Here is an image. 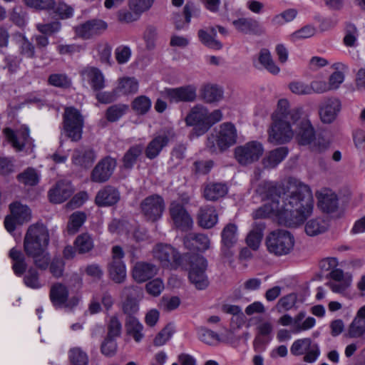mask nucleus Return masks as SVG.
Returning a JSON list of instances; mask_svg holds the SVG:
<instances>
[{
    "mask_svg": "<svg viewBox=\"0 0 365 365\" xmlns=\"http://www.w3.org/2000/svg\"><path fill=\"white\" fill-rule=\"evenodd\" d=\"M264 195L269 201L252 212L254 220L277 217L280 225L294 227L304 222L314 208L312 192L309 185L291 179L286 190L273 182H264Z\"/></svg>",
    "mask_w": 365,
    "mask_h": 365,
    "instance_id": "1",
    "label": "nucleus"
},
{
    "mask_svg": "<svg viewBox=\"0 0 365 365\" xmlns=\"http://www.w3.org/2000/svg\"><path fill=\"white\" fill-rule=\"evenodd\" d=\"M302 110L299 108H289L287 99L278 101L277 109L272 115L273 123L269 130L268 140L274 144H284L289 142L294 135L292 124L297 123L294 133L300 145H309L315 139V131L310 121L299 120Z\"/></svg>",
    "mask_w": 365,
    "mask_h": 365,
    "instance_id": "2",
    "label": "nucleus"
},
{
    "mask_svg": "<svg viewBox=\"0 0 365 365\" xmlns=\"http://www.w3.org/2000/svg\"><path fill=\"white\" fill-rule=\"evenodd\" d=\"M237 141V130L230 123L220 125L218 130H215L207 139L206 147L212 153H222L234 145Z\"/></svg>",
    "mask_w": 365,
    "mask_h": 365,
    "instance_id": "3",
    "label": "nucleus"
},
{
    "mask_svg": "<svg viewBox=\"0 0 365 365\" xmlns=\"http://www.w3.org/2000/svg\"><path fill=\"white\" fill-rule=\"evenodd\" d=\"M50 240L47 227L42 223L30 225L24 240V250L26 254H34L38 250L47 249Z\"/></svg>",
    "mask_w": 365,
    "mask_h": 365,
    "instance_id": "4",
    "label": "nucleus"
},
{
    "mask_svg": "<svg viewBox=\"0 0 365 365\" xmlns=\"http://www.w3.org/2000/svg\"><path fill=\"white\" fill-rule=\"evenodd\" d=\"M265 243L269 252L282 256L288 255L293 250L294 238L290 232L278 229L269 233Z\"/></svg>",
    "mask_w": 365,
    "mask_h": 365,
    "instance_id": "5",
    "label": "nucleus"
},
{
    "mask_svg": "<svg viewBox=\"0 0 365 365\" xmlns=\"http://www.w3.org/2000/svg\"><path fill=\"white\" fill-rule=\"evenodd\" d=\"M326 277L332 279L323 287L317 289L315 297H324L327 294V289H331L336 294H346L350 288L352 277L348 273H344L342 269L335 267L331 272L326 274Z\"/></svg>",
    "mask_w": 365,
    "mask_h": 365,
    "instance_id": "6",
    "label": "nucleus"
},
{
    "mask_svg": "<svg viewBox=\"0 0 365 365\" xmlns=\"http://www.w3.org/2000/svg\"><path fill=\"white\" fill-rule=\"evenodd\" d=\"M84 120L80 111L74 107H67L63 115V131L73 142L82 138Z\"/></svg>",
    "mask_w": 365,
    "mask_h": 365,
    "instance_id": "7",
    "label": "nucleus"
},
{
    "mask_svg": "<svg viewBox=\"0 0 365 365\" xmlns=\"http://www.w3.org/2000/svg\"><path fill=\"white\" fill-rule=\"evenodd\" d=\"M184 258L189 261V279L197 289H204L209 281L206 274L207 262L205 257L198 255H185Z\"/></svg>",
    "mask_w": 365,
    "mask_h": 365,
    "instance_id": "8",
    "label": "nucleus"
},
{
    "mask_svg": "<svg viewBox=\"0 0 365 365\" xmlns=\"http://www.w3.org/2000/svg\"><path fill=\"white\" fill-rule=\"evenodd\" d=\"M263 153V145L257 140H252L235 147L234 157L241 166L245 167L257 162Z\"/></svg>",
    "mask_w": 365,
    "mask_h": 365,
    "instance_id": "9",
    "label": "nucleus"
},
{
    "mask_svg": "<svg viewBox=\"0 0 365 365\" xmlns=\"http://www.w3.org/2000/svg\"><path fill=\"white\" fill-rule=\"evenodd\" d=\"M165 207L164 199L157 194L146 197L140 204L142 215L146 221L152 222H155L162 217Z\"/></svg>",
    "mask_w": 365,
    "mask_h": 365,
    "instance_id": "10",
    "label": "nucleus"
},
{
    "mask_svg": "<svg viewBox=\"0 0 365 365\" xmlns=\"http://www.w3.org/2000/svg\"><path fill=\"white\" fill-rule=\"evenodd\" d=\"M290 351L294 356L304 355L303 361L310 364L315 362L321 354L319 344L310 338L295 340L290 347Z\"/></svg>",
    "mask_w": 365,
    "mask_h": 365,
    "instance_id": "11",
    "label": "nucleus"
},
{
    "mask_svg": "<svg viewBox=\"0 0 365 365\" xmlns=\"http://www.w3.org/2000/svg\"><path fill=\"white\" fill-rule=\"evenodd\" d=\"M11 216L4 220V226L8 232H11L16 228V224L22 225L31 219V210L28 206L19 202H13L9 206Z\"/></svg>",
    "mask_w": 365,
    "mask_h": 365,
    "instance_id": "12",
    "label": "nucleus"
},
{
    "mask_svg": "<svg viewBox=\"0 0 365 365\" xmlns=\"http://www.w3.org/2000/svg\"><path fill=\"white\" fill-rule=\"evenodd\" d=\"M153 255L165 267L175 268L185 259L174 247L168 245H158L153 250Z\"/></svg>",
    "mask_w": 365,
    "mask_h": 365,
    "instance_id": "13",
    "label": "nucleus"
},
{
    "mask_svg": "<svg viewBox=\"0 0 365 365\" xmlns=\"http://www.w3.org/2000/svg\"><path fill=\"white\" fill-rule=\"evenodd\" d=\"M306 312H300L294 317L289 314L282 316L278 322L282 326L292 327V332L298 334L304 331L311 329L315 326L316 319L314 317H309L305 319Z\"/></svg>",
    "mask_w": 365,
    "mask_h": 365,
    "instance_id": "14",
    "label": "nucleus"
},
{
    "mask_svg": "<svg viewBox=\"0 0 365 365\" xmlns=\"http://www.w3.org/2000/svg\"><path fill=\"white\" fill-rule=\"evenodd\" d=\"M124 252L120 246L115 245L112 248V261L108 265L110 277L115 282H122L126 277V270L122 259Z\"/></svg>",
    "mask_w": 365,
    "mask_h": 365,
    "instance_id": "15",
    "label": "nucleus"
},
{
    "mask_svg": "<svg viewBox=\"0 0 365 365\" xmlns=\"http://www.w3.org/2000/svg\"><path fill=\"white\" fill-rule=\"evenodd\" d=\"M117 165L116 160L110 156L102 158L94 167L91 179L94 182L103 183L108 181Z\"/></svg>",
    "mask_w": 365,
    "mask_h": 365,
    "instance_id": "16",
    "label": "nucleus"
},
{
    "mask_svg": "<svg viewBox=\"0 0 365 365\" xmlns=\"http://www.w3.org/2000/svg\"><path fill=\"white\" fill-rule=\"evenodd\" d=\"M169 212L174 226L182 230L187 231L192 227L193 220L185 207L180 203L173 202L170 205Z\"/></svg>",
    "mask_w": 365,
    "mask_h": 365,
    "instance_id": "17",
    "label": "nucleus"
},
{
    "mask_svg": "<svg viewBox=\"0 0 365 365\" xmlns=\"http://www.w3.org/2000/svg\"><path fill=\"white\" fill-rule=\"evenodd\" d=\"M341 110V103L337 98H325L319 105V114L324 123H333Z\"/></svg>",
    "mask_w": 365,
    "mask_h": 365,
    "instance_id": "18",
    "label": "nucleus"
},
{
    "mask_svg": "<svg viewBox=\"0 0 365 365\" xmlns=\"http://www.w3.org/2000/svg\"><path fill=\"white\" fill-rule=\"evenodd\" d=\"M107 27L108 24L104 21L93 19L77 26L75 31L78 36L83 39H89L102 34Z\"/></svg>",
    "mask_w": 365,
    "mask_h": 365,
    "instance_id": "19",
    "label": "nucleus"
},
{
    "mask_svg": "<svg viewBox=\"0 0 365 365\" xmlns=\"http://www.w3.org/2000/svg\"><path fill=\"white\" fill-rule=\"evenodd\" d=\"M237 226L234 223H228L221 232V252L222 255L230 258L233 252L231 249L236 245L238 240Z\"/></svg>",
    "mask_w": 365,
    "mask_h": 365,
    "instance_id": "20",
    "label": "nucleus"
},
{
    "mask_svg": "<svg viewBox=\"0 0 365 365\" xmlns=\"http://www.w3.org/2000/svg\"><path fill=\"white\" fill-rule=\"evenodd\" d=\"M196 90L194 86L190 85L176 88H166L163 94L170 102H190L196 98Z\"/></svg>",
    "mask_w": 365,
    "mask_h": 365,
    "instance_id": "21",
    "label": "nucleus"
},
{
    "mask_svg": "<svg viewBox=\"0 0 365 365\" xmlns=\"http://www.w3.org/2000/svg\"><path fill=\"white\" fill-rule=\"evenodd\" d=\"M207 108L202 106H196L192 108L185 118L187 125H194L198 129V135H202L207 131Z\"/></svg>",
    "mask_w": 365,
    "mask_h": 365,
    "instance_id": "22",
    "label": "nucleus"
},
{
    "mask_svg": "<svg viewBox=\"0 0 365 365\" xmlns=\"http://www.w3.org/2000/svg\"><path fill=\"white\" fill-rule=\"evenodd\" d=\"M235 29L243 34L261 35L264 29L259 22L252 18L242 17L232 21Z\"/></svg>",
    "mask_w": 365,
    "mask_h": 365,
    "instance_id": "23",
    "label": "nucleus"
},
{
    "mask_svg": "<svg viewBox=\"0 0 365 365\" xmlns=\"http://www.w3.org/2000/svg\"><path fill=\"white\" fill-rule=\"evenodd\" d=\"M173 135L170 132H164L155 136L147 145L145 149V154L147 158L153 160L157 158L163 149L168 145L170 141V137Z\"/></svg>",
    "mask_w": 365,
    "mask_h": 365,
    "instance_id": "24",
    "label": "nucleus"
},
{
    "mask_svg": "<svg viewBox=\"0 0 365 365\" xmlns=\"http://www.w3.org/2000/svg\"><path fill=\"white\" fill-rule=\"evenodd\" d=\"M73 192V189L70 182L58 181L48 191V197L51 202L59 204L68 199Z\"/></svg>",
    "mask_w": 365,
    "mask_h": 365,
    "instance_id": "25",
    "label": "nucleus"
},
{
    "mask_svg": "<svg viewBox=\"0 0 365 365\" xmlns=\"http://www.w3.org/2000/svg\"><path fill=\"white\" fill-rule=\"evenodd\" d=\"M4 133L12 146L18 151L22 150L26 145H31L32 144L27 127L21 128L17 135L10 128H6Z\"/></svg>",
    "mask_w": 365,
    "mask_h": 365,
    "instance_id": "26",
    "label": "nucleus"
},
{
    "mask_svg": "<svg viewBox=\"0 0 365 365\" xmlns=\"http://www.w3.org/2000/svg\"><path fill=\"white\" fill-rule=\"evenodd\" d=\"M120 198V192L115 187L107 185L100 190L95 198L98 207H108L115 205Z\"/></svg>",
    "mask_w": 365,
    "mask_h": 365,
    "instance_id": "27",
    "label": "nucleus"
},
{
    "mask_svg": "<svg viewBox=\"0 0 365 365\" xmlns=\"http://www.w3.org/2000/svg\"><path fill=\"white\" fill-rule=\"evenodd\" d=\"M84 80H87L94 91H99L105 87L103 73L96 67H86L80 71Z\"/></svg>",
    "mask_w": 365,
    "mask_h": 365,
    "instance_id": "28",
    "label": "nucleus"
},
{
    "mask_svg": "<svg viewBox=\"0 0 365 365\" xmlns=\"http://www.w3.org/2000/svg\"><path fill=\"white\" fill-rule=\"evenodd\" d=\"M157 273V267L145 262H136L132 270L133 277L138 282H144L153 278Z\"/></svg>",
    "mask_w": 365,
    "mask_h": 365,
    "instance_id": "29",
    "label": "nucleus"
},
{
    "mask_svg": "<svg viewBox=\"0 0 365 365\" xmlns=\"http://www.w3.org/2000/svg\"><path fill=\"white\" fill-rule=\"evenodd\" d=\"M96 159V152L91 148H81L75 149L72 155L73 163L76 165L85 168H90Z\"/></svg>",
    "mask_w": 365,
    "mask_h": 365,
    "instance_id": "30",
    "label": "nucleus"
},
{
    "mask_svg": "<svg viewBox=\"0 0 365 365\" xmlns=\"http://www.w3.org/2000/svg\"><path fill=\"white\" fill-rule=\"evenodd\" d=\"M289 153L287 147H279L267 152L262 159V165L264 169L275 168L281 163Z\"/></svg>",
    "mask_w": 365,
    "mask_h": 365,
    "instance_id": "31",
    "label": "nucleus"
},
{
    "mask_svg": "<svg viewBox=\"0 0 365 365\" xmlns=\"http://www.w3.org/2000/svg\"><path fill=\"white\" fill-rule=\"evenodd\" d=\"M218 221V215L215 207L205 205L200 208L197 213V222L200 227L210 229L213 227Z\"/></svg>",
    "mask_w": 365,
    "mask_h": 365,
    "instance_id": "32",
    "label": "nucleus"
},
{
    "mask_svg": "<svg viewBox=\"0 0 365 365\" xmlns=\"http://www.w3.org/2000/svg\"><path fill=\"white\" fill-rule=\"evenodd\" d=\"M210 239L204 234L190 233L184 238L185 246L190 250L205 251L210 247Z\"/></svg>",
    "mask_w": 365,
    "mask_h": 365,
    "instance_id": "33",
    "label": "nucleus"
},
{
    "mask_svg": "<svg viewBox=\"0 0 365 365\" xmlns=\"http://www.w3.org/2000/svg\"><path fill=\"white\" fill-rule=\"evenodd\" d=\"M183 14L185 22H184L180 14H175L174 17V24L177 30H181L185 27V24H189L192 16L197 17L200 14V9L194 2L189 1L183 8Z\"/></svg>",
    "mask_w": 365,
    "mask_h": 365,
    "instance_id": "34",
    "label": "nucleus"
},
{
    "mask_svg": "<svg viewBox=\"0 0 365 365\" xmlns=\"http://www.w3.org/2000/svg\"><path fill=\"white\" fill-rule=\"evenodd\" d=\"M365 334V305L357 312L356 317L348 328V336L350 338H359Z\"/></svg>",
    "mask_w": 365,
    "mask_h": 365,
    "instance_id": "35",
    "label": "nucleus"
},
{
    "mask_svg": "<svg viewBox=\"0 0 365 365\" xmlns=\"http://www.w3.org/2000/svg\"><path fill=\"white\" fill-rule=\"evenodd\" d=\"M228 192V187L224 182H209L205 185L203 196L207 200L216 201L223 197Z\"/></svg>",
    "mask_w": 365,
    "mask_h": 365,
    "instance_id": "36",
    "label": "nucleus"
},
{
    "mask_svg": "<svg viewBox=\"0 0 365 365\" xmlns=\"http://www.w3.org/2000/svg\"><path fill=\"white\" fill-rule=\"evenodd\" d=\"M338 198L336 194L324 190L319 194L318 206L324 212L332 213L338 208Z\"/></svg>",
    "mask_w": 365,
    "mask_h": 365,
    "instance_id": "37",
    "label": "nucleus"
},
{
    "mask_svg": "<svg viewBox=\"0 0 365 365\" xmlns=\"http://www.w3.org/2000/svg\"><path fill=\"white\" fill-rule=\"evenodd\" d=\"M126 334L132 337L137 343L144 338L143 325L135 317H127L125 322Z\"/></svg>",
    "mask_w": 365,
    "mask_h": 365,
    "instance_id": "38",
    "label": "nucleus"
},
{
    "mask_svg": "<svg viewBox=\"0 0 365 365\" xmlns=\"http://www.w3.org/2000/svg\"><path fill=\"white\" fill-rule=\"evenodd\" d=\"M265 227V223L262 221H256L253 223L252 227L246 238L247 245L252 250L258 249L264 235Z\"/></svg>",
    "mask_w": 365,
    "mask_h": 365,
    "instance_id": "39",
    "label": "nucleus"
},
{
    "mask_svg": "<svg viewBox=\"0 0 365 365\" xmlns=\"http://www.w3.org/2000/svg\"><path fill=\"white\" fill-rule=\"evenodd\" d=\"M217 31L215 27L209 28V30L200 29L197 32V36L200 41L205 46L220 50L222 48V43L215 38Z\"/></svg>",
    "mask_w": 365,
    "mask_h": 365,
    "instance_id": "40",
    "label": "nucleus"
},
{
    "mask_svg": "<svg viewBox=\"0 0 365 365\" xmlns=\"http://www.w3.org/2000/svg\"><path fill=\"white\" fill-rule=\"evenodd\" d=\"M144 150L142 144L131 146L124 154L123 158V166L125 169L130 170L137 163Z\"/></svg>",
    "mask_w": 365,
    "mask_h": 365,
    "instance_id": "41",
    "label": "nucleus"
},
{
    "mask_svg": "<svg viewBox=\"0 0 365 365\" xmlns=\"http://www.w3.org/2000/svg\"><path fill=\"white\" fill-rule=\"evenodd\" d=\"M9 255L13 261L12 269L14 274L18 277L22 276L27 267L24 255L14 247L9 251Z\"/></svg>",
    "mask_w": 365,
    "mask_h": 365,
    "instance_id": "42",
    "label": "nucleus"
},
{
    "mask_svg": "<svg viewBox=\"0 0 365 365\" xmlns=\"http://www.w3.org/2000/svg\"><path fill=\"white\" fill-rule=\"evenodd\" d=\"M258 62L274 75L278 74L280 71L279 68L274 62L270 52L266 48H262L259 51Z\"/></svg>",
    "mask_w": 365,
    "mask_h": 365,
    "instance_id": "43",
    "label": "nucleus"
},
{
    "mask_svg": "<svg viewBox=\"0 0 365 365\" xmlns=\"http://www.w3.org/2000/svg\"><path fill=\"white\" fill-rule=\"evenodd\" d=\"M93 239L88 233L78 235L74 242L75 250L79 254L88 252L93 248Z\"/></svg>",
    "mask_w": 365,
    "mask_h": 365,
    "instance_id": "44",
    "label": "nucleus"
},
{
    "mask_svg": "<svg viewBox=\"0 0 365 365\" xmlns=\"http://www.w3.org/2000/svg\"><path fill=\"white\" fill-rule=\"evenodd\" d=\"M202 96L207 103L217 102L222 98L223 91L217 86L207 85L202 89Z\"/></svg>",
    "mask_w": 365,
    "mask_h": 365,
    "instance_id": "45",
    "label": "nucleus"
},
{
    "mask_svg": "<svg viewBox=\"0 0 365 365\" xmlns=\"http://www.w3.org/2000/svg\"><path fill=\"white\" fill-rule=\"evenodd\" d=\"M116 91L125 95L135 93L138 91V82L133 77L123 78L120 80Z\"/></svg>",
    "mask_w": 365,
    "mask_h": 365,
    "instance_id": "46",
    "label": "nucleus"
},
{
    "mask_svg": "<svg viewBox=\"0 0 365 365\" xmlns=\"http://www.w3.org/2000/svg\"><path fill=\"white\" fill-rule=\"evenodd\" d=\"M128 110V106L125 104H115L108 107L106 112V119L109 122H115L124 115Z\"/></svg>",
    "mask_w": 365,
    "mask_h": 365,
    "instance_id": "47",
    "label": "nucleus"
},
{
    "mask_svg": "<svg viewBox=\"0 0 365 365\" xmlns=\"http://www.w3.org/2000/svg\"><path fill=\"white\" fill-rule=\"evenodd\" d=\"M326 230V223L320 218L312 219L305 225V232L309 236H316L324 232Z\"/></svg>",
    "mask_w": 365,
    "mask_h": 365,
    "instance_id": "48",
    "label": "nucleus"
},
{
    "mask_svg": "<svg viewBox=\"0 0 365 365\" xmlns=\"http://www.w3.org/2000/svg\"><path fill=\"white\" fill-rule=\"evenodd\" d=\"M17 179L20 182L26 185L34 186L39 181V175L34 168H28L17 175Z\"/></svg>",
    "mask_w": 365,
    "mask_h": 365,
    "instance_id": "49",
    "label": "nucleus"
},
{
    "mask_svg": "<svg viewBox=\"0 0 365 365\" xmlns=\"http://www.w3.org/2000/svg\"><path fill=\"white\" fill-rule=\"evenodd\" d=\"M28 257H32L35 265L42 270H46L50 263L51 259L46 249L38 250L34 254H26Z\"/></svg>",
    "mask_w": 365,
    "mask_h": 365,
    "instance_id": "50",
    "label": "nucleus"
},
{
    "mask_svg": "<svg viewBox=\"0 0 365 365\" xmlns=\"http://www.w3.org/2000/svg\"><path fill=\"white\" fill-rule=\"evenodd\" d=\"M187 147L185 144L179 143L177 144L173 148L170 153V163L173 168H176L182 163V161L185 158V153Z\"/></svg>",
    "mask_w": 365,
    "mask_h": 365,
    "instance_id": "51",
    "label": "nucleus"
},
{
    "mask_svg": "<svg viewBox=\"0 0 365 365\" xmlns=\"http://www.w3.org/2000/svg\"><path fill=\"white\" fill-rule=\"evenodd\" d=\"M151 107L150 99L145 96H140L134 99L132 103L133 109L138 114L144 115Z\"/></svg>",
    "mask_w": 365,
    "mask_h": 365,
    "instance_id": "52",
    "label": "nucleus"
},
{
    "mask_svg": "<svg viewBox=\"0 0 365 365\" xmlns=\"http://www.w3.org/2000/svg\"><path fill=\"white\" fill-rule=\"evenodd\" d=\"M197 334L200 340L208 345H216L220 341L219 335L207 328H199Z\"/></svg>",
    "mask_w": 365,
    "mask_h": 365,
    "instance_id": "53",
    "label": "nucleus"
},
{
    "mask_svg": "<svg viewBox=\"0 0 365 365\" xmlns=\"http://www.w3.org/2000/svg\"><path fill=\"white\" fill-rule=\"evenodd\" d=\"M86 219V216L85 213L81 212H73L69 219V222L68 224V230L70 233L74 234L79 228L83 225L85 220Z\"/></svg>",
    "mask_w": 365,
    "mask_h": 365,
    "instance_id": "54",
    "label": "nucleus"
},
{
    "mask_svg": "<svg viewBox=\"0 0 365 365\" xmlns=\"http://www.w3.org/2000/svg\"><path fill=\"white\" fill-rule=\"evenodd\" d=\"M24 282L26 287L32 289H39L41 287L38 272L34 267H30L26 272L24 277Z\"/></svg>",
    "mask_w": 365,
    "mask_h": 365,
    "instance_id": "55",
    "label": "nucleus"
},
{
    "mask_svg": "<svg viewBox=\"0 0 365 365\" xmlns=\"http://www.w3.org/2000/svg\"><path fill=\"white\" fill-rule=\"evenodd\" d=\"M48 84L58 87L66 88L70 87L71 81L65 73H53L48 78Z\"/></svg>",
    "mask_w": 365,
    "mask_h": 365,
    "instance_id": "56",
    "label": "nucleus"
},
{
    "mask_svg": "<svg viewBox=\"0 0 365 365\" xmlns=\"http://www.w3.org/2000/svg\"><path fill=\"white\" fill-rule=\"evenodd\" d=\"M69 359L73 365H87L88 363L86 353L78 347L69 351Z\"/></svg>",
    "mask_w": 365,
    "mask_h": 365,
    "instance_id": "57",
    "label": "nucleus"
},
{
    "mask_svg": "<svg viewBox=\"0 0 365 365\" xmlns=\"http://www.w3.org/2000/svg\"><path fill=\"white\" fill-rule=\"evenodd\" d=\"M53 305L56 309L71 310L78 303V298H51Z\"/></svg>",
    "mask_w": 365,
    "mask_h": 365,
    "instance_id": "58",
    "label": "nucleus"
},
{
    "mask_svg": "<svg viewBox=\"0 0 365 365\" xmlns=\"http://www.w3.org/2000/svg\"><path fill=\"white\" fill-rule=\"evenodd\" d=\"M36 29L42 34L44 35H53L58 31L61 29V24L58 21H52L48 24H37Z\"/></svg>",
    "mask_w": 365,
    "mask_h": 365,
    "instance_id": "59",
    "label": "nucleus"
},
{
    "mask_svg": "<svg viewBox=\"0 0 365 365\" xmlns=\"http://www.w3.org/2000/svg\"><path fill=\"white\" fill-rule=\"evenodd\" d=\"M174 329L172 326L165 327L153 339V344L156 346H163L173 336Z\"/></svg>",
    "mask_w": 365,
    "mask_h": 365,
    "instance_id": "60",
    "label": "nucleus"
},
{
    "mask_svg": "<svg viewBox=\"0 0 365 365\" xmlns=\"http://www.w3.org/2000/svg\"><path fill=\"white\" fill-rule=\"evenodd\" d=\"M20 53L28 58L36 56L35 46L25 36H22L19 46Z\"/></svg>",
    "mask_w": 365,
    "mask_h": 365,
    "instance_id": "61",
    "label": "nucleus"
},
{
    "mask_svg": "<svg viewBox=\"0 0 365 365\" xmlns=\"http://www.w3.org/2000/svg\"><path fill=\"white\" fill-rule=\"evenodd\" d=\"M155 0H129L128 6L131 11L142 14L150 9Z\"/></svg>",
    "mask_w": 365,
    "mask_h": 365,
    "instance_id": "62",
    "label": "nucleus"
},
{
    "mask_svg": "<svg viewBox=\"0 0 365 365\" xmlns=\"http://www.w3.org/2000/svg\"><path fill=\"white\" fill-rule=\"evenodd\" d=\"M358 36L356 27L352 24H348L345 29L344 43L346 46L352 47L356 46Z\"/></svg>",
    "mask_w": 365,
    "mask_h": 365,
    "instance_id": "63",
    "label": "nucleus"
},
{
    "mask_svg": "<svg viewBox=\"0 0 365 365\" xmlns=\"http://www.w3.org/2000/svg\"><path fill=\"white\" fill-rule=\"evenodd\" d=\"M121 330L122 324L120 320L115 316L112 317L108 325L107 337L115 339L120 335Z\"/></svg>",
    "mask_w": 365,
    "mask_h": 365,
    "instance_id": "64",
    "label": "nucleus"
}]
</instances>
